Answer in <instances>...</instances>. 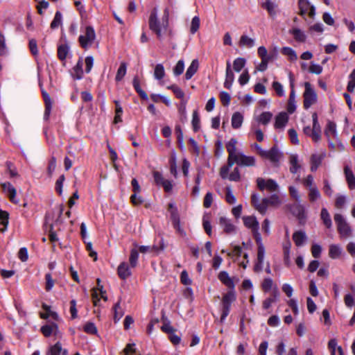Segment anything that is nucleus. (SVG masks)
<instances>
[{
    "mask_svg": "<svg viewBox=\"0 0 355 355\" xmlns=\"http://www.w3.org/2000/svg\"><path fill=\"white\" fill-rule=\"evenodd\" d=\"M170 10L168 8L164 10L162 17H159L158 8L155 7L150 12L148 17L149 29L155 34L159 40L164 37H171L173 31L169 26Z\"/></svg>",
    "mask_w": 355,
    "mask_h": 355,
    "instance_id": "f257e3e1",
    "label": "nucleus"
},
{
    "mask_svg": "<svg viewBox=\"0 0 355 355\" xmlns=\"http://www.w3.org/2000/svg\"><path fill=\"white\" fill-rule=\"evenodd\" d=\"M236 300L234 290H231L225 293L222 300L223 310L220 317V322H223L230 311L231 304Z\"/></svg>",
    "mask_w": 355,
    "mask_h": 355,
    "instance_id": "f03ea898",
    "label": "nucleus"
},
{
    "mask_svg": "<svg viewBox=\"0 0 355 355\" xmlns=\"http://www.w3.org/2000/svg\"><path fill=\"white\" fill-rule=\"evenodd\" d=\"M334 220L337 225L338 231L341 237L346 239L351 236L352 229L341 214H336L334 215Z\"/></svg>",
    "mask_w": 355,
    "mask_h": 355,
    "instance_id": "7ed1b4c3",
    "label": "nucleus"
},
{
    "mask_svg": "<svg viewBox=\"0 0 355 355\" xmlns=\"http://www.w3.org/2000/svg\"><path fill=\"white\" fill-rule=\"evenodd\" d=\"M305 91L304 92V107L309 108L317 101V94L309 82L304 83Z\"/></svg>",
    "mask_w": 355,
    "mask_h": 355,
    "instance_id": "20e7f679",
    "label": "nucleus"
},
{
    "mask_svg": "<svg viewBox=\"0 0 355 355\" xmlns=\"http://www.w3.org/2000/svg\"><path fill=\"white\" fill-rule=\"evenodd\" d=\"M96 39V34L92 26H87L85 35L79 37V42L82 48L87 49L92 46Z\"/></svg>",
    "mask_w": 355,
    "mask_h": 355,
    "instance_id": "39448f33",
    "label": "nucleus"
},
{
    "mask_svg": "<svg viewBox=\"0 0 355 355\" xmlns=\"http://www.w3.org/2000/svg\"><path fill=\"white\" fill-rule=\"evenodd\" d=\"M257 184L261 191L266 189L268 191L273 192L277 191L279 189L278 184L272 179L265 180L262 178H258L257 179Z\"/></svg>",
    "mask_w": 355,
    "mask_h": 355,
    "instance_id": "423d86ee",
    "label": "nucleus"
},
{
    "mask_svg": "<svg viewBox=\"0 0 355 355\" xmlns=\"http://www.w3.org/2000/svg\"><path fill=\"white\" fill-rule=\"evenodd\" d=\"M236 163L240 166H252L255 164V159L252 156H246L242 153H239L232 160V166Z\"/></svg>",
    "mask_w": 355,
    "mask_h": 355,
    "instance_id": "0eeeda50",
    "label": "nucleus"
},
{
    "mask_svg": "<svg viewBox=\"0 0 355 355\" xmlns=\"http://www.w3.org/2000/svg\"><path fill=\"white\" fill-rule=\"evenodd\" d=\"M300 15L304 16L308 13L311 18H313L315 15V7L310 4L307 0H299Z\"/></svg>",
    "mask_w": 355,
    "mask_h": 355,
    "instance_id": "6e6552de",
    "label": "nucleus"
},
{
    "mask_svg": "<svg viewBox=\"0 0 355 355\" xmlns=\"http://www.w3.org/2000/svg\"><path fill=\"white\" fill-rule=\"evenodd\" d=\"M218 224L227 234H232L236 233V227L232 223L231 220L221 216L219 218Z\"/></svg>",
    "mask_w": 355,
    "mask_h": 355,
    "instance_id": "1a4fd4ad",
    "label": "nucleus"
},
{
    "mask_svg": "<svg viewBox=\"0 0 355 355\" xmlns=\"http://www.w3.org/2000/svg\"><path fill=\"white\" fill-rule=\"evenodd\" d=\"M251 202L256 210L260 214L263 215L266 214L268 205L267 201H265V198H263L262 200L259 202V196L257 193H253L251 196Z\"/></svg>",
    "mask_w": 355,
    "mask_h": 355,
    "instance_id": "9d476101",
    "label": "nucleus"
},
{
    "mask_svg": "<svg viewBox=\"0 0 355 355\" xmlns=\"http://www.w3.org/2000/svg\"><path fill=\"white\" fill-rule=\"evenodd\" d=\"M291 211L298 218L300 223L302 224L305 222V210L304 206L302 205L300 202H296L292 205L291 207Z\"/></svg>",
    "mask_w": 355,
    "mask_h": 355,
    "instance_id": "9b49d317",
    "label": "nucleus"
},
{
    "mask_svg": "<svg viewBox=\"0 0 355 355\" xmlns=\"http://www.w3.org/2000/svg\"><path fill=\"white\" fill-rule=\"evenodd\" d=\"M2 189L3 191L6 193L12 202L15 204L19 203V200L16 198L17 191L10 182H5L2 184Z\"/></svg>",
    "mask_w": 355,
    "mask_h": 355,
    "instance_id": "f8f14e48",
    "label": "nucleus"
},
{
    "mask_svg": "<svg viewBox=\"0 0 355 355\" xmlns=\"http://www.w3.org/2000/svg\"><path fill=\"white\" fill-rule=\"evenodd\" d=\"M2 189L3 191L6 193L12 202L15 204L19 203V200L16 198L17 191L10 182H5L2 184Z\"/></svg>",
    "mask_w": 355,
    "mask_h": 355,
    "instance_id": "ddd939ff",
    "label": "nucleus"
},
{
    "mask_svg": "<svg viewBox=\"0 0 355 355\" xmlns=\"http://www.w3.org/2000/svg\"><path fill=\"white\" fill-rule=\"evenodd\" d=\"M218 278L229 289L234 290V278L231 277L226 271H220L218 275Z\"/></svg>",
    "mask_w": 355,
    "mask_h": 355,
    "instance_id": "4468645a",
    "label": "nucleus"
},
{
    "mask_svg": "<svg viewBox=\"0 0 355 355\" xmlns=\"http://www.w3.org/2000/svg\"><path fill=\"white\" fill-rule=\"evenodd\" d=\"M282 154L275 147H272L270 150H266V154L263 155V158L268 159L273 163H277L279 162Z\"/></svg>",
    "mask_w": 355,
    "mask_h": 355,
    "instance_id": "2eb2a0df",
    "label": "nucleus"
},
{
    "mask_svg": "<svg viewBox=\"0 0 355 355\" xmlns=\"http://www.w3.org/2000/svg\"><path fill=\"white\" fill-rule=\"evenodd\" d=\"M236 139L232 138L226 145L227 151L229 154L228 159H230V166H232V160L240 153L236 150Z\"/></svg>",
    "mask_w": 355,
    "mask_h": 355,
    "instance_id": "dca6fc26",
    "label": "nucleus"
},
{
    "mask_svg": "<svg viewBox=\"0 0 355 355\" xmlns=\"http://www.w3.org/2000/svg\"><path fill=\"white\" fill-rule=\"evenodd\" d=\"M234 80V75L231 69V64L230 61H227L226 64L225 80L224 82V87L228 89H231Z\"/></svg>",
    "mask_w": 355,
    "mask_h": 355,
    "instance_id": "f3484780",
    "label": "nucleus"
},
{
    "mask_svg": "<svg viewBox=\"0 0 355 355\" xmlns=\"http://www.w3.org/2000/svg\"><path fill=\"white\" fill-rule=\"evenodd\" d=\"M244 225L250 229L252 232H256L259 229V223L255 216H244L243 218Z\"/></svg>",
    "mask_w": 355,
    "mask_h": 355,
    "instance_id": "a211bd4d",
    "label": "nucleus"
},
{
    "mask_svg": "<svg viewBox=\"0 0 355 355\" xmlns=\"http://www.w3.org/2000/svg\"><path fill=\"white\" fill-rule=\"evenodd\" d=\"M262 7L268 11L272 17H275L278 13V5L271 0H266L262 4Z\"/></svg>",
    "mask_w": 355,
    "mask_h": 355,
    "instance_id": "6ab92c4d",
    "label": "nucleus"
},
{
    "mask_svg": "<svg viewBox=\"0 0 355 355\" xmlns=\"http://www.w3.org/2000/svg\"><path fill=\"white\" fill-rule=\"evenodd\" d=\"M42 96L45 103V111H44V119L47 120L49 117L51 108H52V101L49 94L44 90H42Z\"/></svg>",
    "mask_w": 355,
    "mask_h": 355,
    "instance_id": "aec40b11",
    "label": "nucleus"
},
{
    "mask_svg": "<svg viewBox=\"0 0 355 355\" xmlns=\"http://www.w3.org/2000/svg\"><path fill=\"white\" fill-rule=\"evenodd\" d=\"M60 354L67 355L68 352L66 349H62L61 343L58 342L49 347L46 355H60Z\"/></svg>",
    "mask_w": 355,
    "mask_h": 355,
    "instance_id": "412c9836",
    "label": "nucleus"
},
{
    "mask_svg": "<svg viewBox=\"0 0 355 355\" xmlns=\"http://www.w3.org/2000/svg\"><path fill=\"white\" fill-rule=\"evenodd\" d=\"M325 156L324 153L313 154L311 157V171H315L321 164L322 159Z\"/></svg>",
    "mask_w": 355,
    "mask_h": 355,
    "instance_id": "4be33fe9",
    "label": "nucleus"
},
{
    "mask_svg": "<svg viewBox=\"0 0 355 355\" xmlns=\"http://www.w3.org/2000/svg\"><path fill=\"white\" fill-rule=\"evenodd\" d=\"M171 219H172L173 227L176 230V231L180 235L185 236L186 233L180 225V218H179V216H178L176 210H173L171 211Z\"/></svg>",
    "mask_w": 355,
    "mask_h": 355,
    "instance_id": "5701e85b",
    "label": "nucleus"
},
{
    "mask_svg": "<svg viewBox=\"0 0 355 355\" xmlns=\"http://www.w3.org/2000/svg\"><path fill=\"white\" fill-rule=\"evenodd\" d=\"M306 239L307 236L306 235V233L303 231H297L294 232L293 234V240L297 247L303 245L306 242Z\"/></svg>",
    "mask_w": 355,
    "mask_h": 355,
    "instance_id": "b1692460",
    "label": "nucleus"
},
{
    "mask_svg": "<svg viewBox=\"0 0 355 355\" xmlns=\"http://www.w3.org/2000/svg\"><path fill=\"white\" fill-rule=\"evenodd\" d=\"M119 277L122 279H125L130 276L131 272L127 263L123 262L120 263L117 269Z\"/></svg>",
    "mask_w": 355,
    "mask_h": 355,
    "instance_id": "393cba45",
    "label": "nucleus"
},
{
    "mask_svg": "<svg viewBox=\"0 0 355 355\" xmlns=\"http://www.w3.org/2000/svg\"><path fill=\"white\" fill-rule=\"evenodd\" d=\"M324 135L328 139H329L331 136L337 138L338 133L336 130V125L334 122L331 121L327 122L326 128L324 130Z\"/></svg>",
    "mask_w": 355,
    "mask_h": 355,
    "instance_id": "a878e982",
    "label": "nucleus"
},
{
    "mask_svg": "<svg viewBox=\"0 0 355 355\" xmlns=\"http://www.w3.org/2000/svg\"><path fill=\"white\" fill-rule=\"evenodd\" d=\"M288 116L286 112H280L275 118V126L276 128H283L287 123Z\"/></svg>",
    "mask_w": 355,
    "mask_h": 355,
    "instance_id": "bb28decb",
    "label": "nucleus"
},
{
    "mask_svg": "<svg viewBox=\"0 0 355 355\" xmlns=\"http://www.w3.org/2000/svg\"><path fill=\"white\" fill-rule=\"evenodd\" d=\"M232 126L234 129H238L241 127L243 122V115L239 112H236L232 116Z\"/></svg>",
    "mask_w": 355,
    "mask_h": 355,
    "instance_id": "cd10ccee",
    "label": "nucleus"
},
{
    "mask_svg": "<svg viewBox=\"0 0 355 355\" xmlns=\"http://www.w3.org/2000/svg\"><path fill=\"white\" fill-rule=\"evenodd\" d=\"M289 33L291 34L295 41L299 42H304L306 38V36L304 31L298 28H293L289 31Z\"/></svg>",
    "mask_w": 355,
    "mask_h": 355,
    "instance_id": "c85d7f7f",
    "label": "nucleus"
},
{
    "mask_svg": "<svg viewBox=\"0 0 355 355\" xmlns=\"http://www.w3.org/2000/svg\"><path fill=\"white\" fill-rule=\"evenodd\" d=\"M83 62L82 59H79L76 64L73 68V77L75 79L80 80L83 77Z\"/></svg>",
    "mask_w": 355,
    "mask_h": 355,
    "instance_id": "c756f323",
    "label": "nucleus"
},
{
    "mask_svg": "<svg viewBox=\"0 0 355 355\" xmlns=\"http://www.w3.org/2000/svg\"><path fill=\"white\" fill-rule=\"evenodd\" d=\"M199 62L198 60H193L186 71L185 78L187 80L191 79L192 76L197 72Z\"/></svg>",
    "mask_w": 355,
    "mask_h": 355,
    "instance_id": "7c9ffc66",
    "label": "nucleus"
},
{
    "mask_svg": "<svg viewBox=\"0 0 355 355\" xmlns=\"http://www.w3.org/2000/svg\"><path fill=\"white\" fill-rule=\"evenodd\" d=\"M344 171H345L346 180L347 182L349 189H355V177L353 174V172L348 166H345Z\"/></svg>",
    "mask_w": 355,
    "mask_h": 355,
    "instance_id": "2f4dec72",
    "label": "nucleus"
},
{
    "mask_svg": "<svg viewBox=\"0 0 355 355\" xmlns=\"http://www.w3.org/2000/svg\"><path fill=\"white\" fill-rule=\"evenodd\" d=\"M69 52V46L67 44H62L58 47V57L61 61H64Z\"/></svg>",
    "mask_w": 355,
    "mask_h": 355,
    "instance_id": "473e14b6",
    "label": "nucleus"
},
{
    "mask_svg": "<svg viewBox=\"0 0 355 355\" xmlns=\"http://www.w3.org/2000/svg\"><path fill=\"white\" fill-rule=\"evenodd\" d=\"M132 85L136 90V92L138 93L139 96L144 99L147 100L148 99V95L140 87V82L139 80V78L137 76H135L132 80Z\"/></svg>",
    "mask_w": 355,
    "mask_h": 355,
    "instance_id": "72a5a7b5",
    "label": "nucleus"
},
{
    "mask_svg": "<svg viewBox=\"0 0 355 355\" xmlns=\"http://www.w3.org/2000/svg\"><path fill=\"white\" fill-rule=\"evenodd\" d=\"M320 218L324 225L327 228H331L332 226V221L327 209L324 207L322 208L320 213Z\"/></svg>",
    "mask_w": 355,
    "mask_h": 355,
    "instance_id": "f704fd0d",
    "label": "nucleus"
},
{
    "mask_svg": "<svg viewBox=\"0 0 355 355\" xmlns=\"http://www.w3.org/2000/svg\"><path fill=\"white\" fill-rule=\"evenodd\" d=\"M296 110V101H295V91H291V94L289 96L288 105H287V111L288 113L292 114Z\"/></svg>",
    "mask_w": 355,
    "mask_h": 355,
    "instance_id": "c9c22d12",
    "label": "nucleus"
},
{
    "mask_svg": "<svg viewBox=\"0 0 355 355\" xmlns=\"http://www.w3.org/2000/svg\"><path fill=\"white\" fill-rule=\"evenodd\" d=\"M57 330H58V326L55 323H52L51 324L43 326L41 328L42 333L46 337L50 336L53 333H55V331Z\"/></svg>",
    "mask_w": 355,
    "mask_h": 355,
    "instance_id": "e433bc0d",
    "label": "nucleus"
},
{
    "mask_svg": "<svg viewBox=\"0 0 355 355\" xmlns=\"http://www.w3.org/2000/svg\"><path fill=\"white\" fill-rule=\"evenodd\" d=\"M341 253L342 249L339 245L332 244L329 246V255L331 259H338Z\"/></svg>",
    "mask_w": 355,
    "mask_h": 355,
    "instance_id": "4c0bfd02",
    "label": "nucleus"
},
{
    "mask_svg": "<svg viewBox=\"0 0 355 355\" xmlns=\"http://www.w3.org/2000/svg\"><path fill=\"white\" fill-rule=\"evenodd\" d=\"M309 200L311 203L316 202L321 198V194L317 187L311 188L308 193Z\"/></svg>",
    "mask_w": 355,
    "mask_h": 355,
    "instance_id": "58836bf2",
    "label": "nucleus"
},
{
    "mask_svg": "<svg viewBox=\"0 0 355 355\" xmlns=\"http://www.w3.org/2000/svg\"><path fill=\"white\" fill-rule=\"evenodd\" d=\"M272 114L270 112H264L256 118V120L263 124L267 125L271 120Z\"/></svg>",
    "mask_w": 355,
    "mask_h": 355,
    "instance_id": "ea45409f",
    "label": "nucleus"
},
{
    "mask_svg": "<svg viewBox=\"0 0 355 355\" xmlns=\"http://www.w3.org/2000/svg\"><path fill=\"white\" fill-rule=\"evenodd\" d=\"M282 53L288 56L291 61H295L297 59L296 52L291 47H283L282 49Z\"/></svg>",
    "mask_w": 355,
    "mask_h": 355,
    "instance_id": "a19ab883",
    "label": "nucleus"
},
{
    "mask_svg": "<svg viewBox=\"0 0 355 355\" xmlns=\"http://www.w3.org/2000/svg\"><path fill=\"white\" fill-rule=\"evenodd\" d=\"M239 45L241 46H246L248 48H252L254 45V40L249 37L248 36H247L245 35H243L240 38Z\"/></svg>",
    "mask_w": 355,
    "mask_h": 355,
    "instance_id": "79ce46f5",
    "label": "nucleus"
},
{
    "mask_svg": "<svg viewBox=\"0 0 355 355\" xmlns=\"http://www.w3.org/2000/svg\"><path fill=\"white\" fill-rule=\"evenodd\" d=\"M191 123L193 131L198 132L200 128V119L197 110H194L193 112Z\"/></svg>",
    "mask_w": 355,
    "mask_h": 355,
    "instance_id": "37998d69",
    "label": "nucleus"
},
{
    "mask_svg": "<svg viewBox=\"0 0 355 355\" xmlns=\"http://www.w3.org/2000/svg\"><path fill=\"white\" fill-rule=\"evenodd\" d=\"M127 64L123 62L121 63L119 68L117 70L116 75L115 77L116 81H121L126 74Z\"/></svg>",
    "mask_w": 355,
    "mask_h": 355,
    "instance_id": "c03bdc74",
    "label": "nucleus"
},
{
    "mask_svg": "<svg viewBox=\"0 0 355 355\" xmlns=\"http://www.w3.org/2000/svg\"><path fill=\"white\" fill-rule=\"evenodd\" d=\"M265 201H267L268 206L277 207L282 204V200L277 194H272L269 198H265Z\"/></svg>",
    "mask_w": 355,
    "mask_h": 355,
    "instance_id": "a18cd8bd",
    "label": "nucleus"
},
{
    "mask_svg": "<svg viewBox=\"0 0 355 355\" xmlns=\"http://www.w3.org/2000/svg\"><path fill=\"white\" fill-rule=\"evenodd\" d=\"M246 60L243 58H237L233 62V69L236 72H240L245 67Z\"/></svg>",
    "mask_w": 355,
    "mask_h": 355,
    "instance_id": "49530a36",
    "label": "nucleus"
},
{
    "mask_svg": "<svg viewBox=\"0 0 355 355\" xmlns=\"http://www.w3.org/2000/svg\"><path fill=\"white\" fill-rule=\"evenodd\" d=\"M291 244L288 241L284 245V260L286 266H288L291 264L290 260V250Z\"/></svg>",
    "mask_w": 355,
    "mask_h": 355,
    "instance_id": "de8ad7c7",
    "label": "nucleus"
},
{
    "mask_svg": "<svg viewBox=\"0 0 355 355\" xmlns=\"http://www.w3.org/2000/svg\"><path fill=\"white\" fill-rule=\"evenodd\" d=\"M62 15L60 11H57L53 21L51 23V28L55 29L62 25Z\"/></svg>",
    "mask_w": 355,
    "mask_h": 355,
    "instance_id": "09e8293b",
    "label": "nucleus"
},
{
    "mask_svg": "<svg viewBox=\"0 0 355 355\" xmlns=\"http://www.w3.org/2000/svg\"><path fill=\"white\" fill-rule=\"evenodd\" d=\"M290 164L291 165L290 168V171L292 173H296L297 170L300 168V165L298 164V159L297 155H292L290 157Z\"/></svg>",
    "mask_w": 355,
    "mask_h": 355,
    "instance_id": "8fccbe9b",
    "label": "nucleus"
},
{
    "mask_svg": "<svg viewBox=\"0 0 355 355\" xmlns=\"http://www.w3.org/2000/svg\"><path fill=\"white\" fill-rule=\"evenodd\" d=\"M165 76L164 66L162 64H157L154 70V77L155 79L161 80Z\"/></svg>",
    "mask_w": 355,
    "mask_h": 355,
    "instance_id": "3c124183",
    "label": "nucleus"
},
{
    "mask_svg": "<svg viewBox=\"0 0 355 355\" xmlns=\"http://www.w3.org/2000/svg\"><path fill=\"white\" fill-rule=\"evenodd\" d=\"M167 89L173 91L174 94L178 98L182 99L184 97V92L176 85H172L167 87Z\"/></svg>",
    "mask_w": 355,
    "mask_h": 355,
    "instance_id": "603ef678",
    "label": "nucleus"
},
{
    "mask_svg": "<svg viewBox=\"0 0 355 355\" xmlns=\"http://www.w3.org/2000/svg\"><path fill=\"white\" fill-rule=\"evenodd\" d=\"M138 258H139V252H138L137 250H136V249L131 250L129 261H130V266L132 268H134L137 266Z\"/></svg>",
    "mask_w": 355,
    "mask_h": 355,
    "instance_id": "864d4df0",
    "label": "nucleus"
},
{
    "mask_svg": "<svg viewBox=\"0 0 355 355\" xmlns=\"http://www.w3.org/2000/svg\"><path fill=\"white\" fill-rule=\"evenodd\" d=\"M355 88V69L349 76V82L347 87L348 92H353Z\"/></svg>",
    "mask_w": 355,
    "mask_h": 355,
    "instance_id": "5fc2aeb1",
    "label": "nucleus"
},
{
    "mask_svg": "<svg viewBox=\"0 0 355 355\" xmlns=\"http://www.w3.org/2000/svg\"><path fill=\"white\" fill-rule=\"evenodd\" d=\"M200 27V18L198 16L193 17L191 23L190 32L192 34L196 33Z\"/></svg>",
    "mask_w": 355,
    "mask_h": 355,
    "instance_id": "6e6d98bb",
    "label": "nucleus"
},
{
    "mask_svg": "<svg viewBox=\"0 0 355 355\" xmlns=\"http://www.w3.org/2000/svg\"><path fill=\"white\" fill-rule=\"evenodd\" d=\"M225 200L227 203L232 205L236 202V197L232 193V189L230 187L226 188Z\"/></svg>",
    "mask_w": 355,
    "mask_h": 355,
    "instance_id": "4d7b16f0",
    "label": "nucleus"
},
{
    "mask_svg": "<svg viewBox=\"0 0 355 355\" xmlns=\"http://www.w3.org/2000/svg\"><path fill=\"white\" fill-rule=\"evenodd\" d=\"M0 224L4 226V229L1 230V232H3L8 224V213L6 211H0Z\"/></svg>",
    "mask_w": 355,
    "mask_h": 355,
    "instance_id": "13d9d810",
    "label": "nucleus"
},
{
    "mask_svg": "<svg viewBox=\"0 0 355 355\" xmlns=\"http://www.w3.org/2000/svg\"><path fill=\"white\" fill-rule=\"evenodd\" d=\"M273 286V281L271 278H265L261 284V288L264 292L270 291Z\"/></svg>",
    "mask_w": 355,
    "mask_h": 355,
    "instance_id": "bf43d9fd",
    "label": "nucleus"
},
{
    "mask_svg": "<svg viewBox=\"0 0 355 355\" xmlns=\"http://www.w3.org/2000/svg\"><path fill=\"white\" fill-rule=\"evenodd\" d=\"M272 87L273 89L275 91L276 94L279 96H284V90L283 88V85L278 81H274L272 83Z\"/></svg>",
    "mask_w": 355,
    "mask_h": 355,
    "instance_id": "052dcab7",
    "label": "nucleus"
},
{
    "mask_svg": "<svg viewBox=\"0 0 355 355\" xmlns=\"http://www.w3.org/2000/svg\"><path fill=\"white\" fill-rule=\"evenodd\" d=\"M202 225L206 233L209 235H211V225L209 221L208 216H204L202 218Z\"/></svg>",
    "mask_w": 355,
    "mask_h": 355,
    "instance_id": "680f3d73",
    "label": "nucleus"
},
{
    "mask_svg": "<svg viewBox=\"0 0 355 355\" xmlns=\"http://www.w3.org/2000/svg\"><path fill=\"white\" fill-rule=\"evenodd\" d=\"M184 62L182 60H179L173 69V73L175 76H180L184 71Z\"/></svg>",
    "mask_w": 355,
    "mask_h": 355,
    "instance_id": "e2e57ef3",
    "label": "nucleus"
},
{
    "mask_svg": "<svg viewBox=\"0 0 355 355\" xmlns=\"http://www.w3.org/2000/svg\"><path fill=\"white\" fill-rule=\"evenodd\" d=\"M288 190L291 198L295 200V202H300V195L299 194L297 189L295 187L290 186L288 187Z\"/></svg>",
    "mask_w": 355,
    "mask_h": 355,
    "instance_id": "0e129e2a",
    "label": "nucleus"
},
{
    "mask_svg": "<svg viewBox=\"0 0 355 355\" xmlns=\"http://www.w3.org/2000/svg\"><path fill=\"white\" fill-rule=\"evenodd\" d=\"M6 166L11 178L17 177L18 175L17 168L12 162H6Z\"/></svg>",
    "mask_w": 355,
    "mask_h": 355,
    "instance_id": "69168bd1",
    "label": "nucleus"
},
{
    "mask_svg": "<svg viewBox=\"0 0 355 355\" xmlns=\"http://www.w3.org/2000/svg\"><path fill=\"white\" fill-rule=\"evenodd\" d=\"M64 180H65L64 175H61L55 182V190L58 193L59 195H62V186H63V182H64Z\"/></svg>",
    "mask_w": 355,
    "mask_h": 355,
    "instance_id": "338daca9",
    "label": "nucleus"
},
{
    "mask_svg": "<svg viewBox=\"0 0 355 355\" xmlns=\"http://www.w3.org/2000/svg\"><path fill=\"white\" fill-rule=\"evenodd\" d=\"M84 331L90 334H96L97 329L93 322H87L84 327Z\"/></svg>",
    "mask_w": 355,
    "mask_h": 355,
    "instance_id": "774afa93",
    "label": "nucleus"
}]
</instances>
